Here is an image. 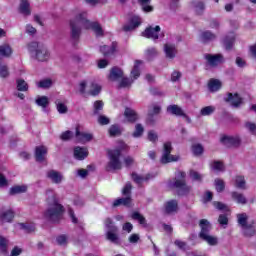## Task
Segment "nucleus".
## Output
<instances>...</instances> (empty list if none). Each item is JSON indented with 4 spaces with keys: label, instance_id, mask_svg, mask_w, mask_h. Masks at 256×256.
I'll use <instances>...</instances> for the list:
<instances>
[{
    "label": "nucleus",
    "instance_id": "a211bd4d",
    "mask_svg": "<svg viewBox=\"0 0 256 256\" xmlns=\"http://www.w3.org/2000/svg\"><path fill=\"white\" fill-rule=\"evenodd\" d=\"M19 13L24 17H29L31 15V4H29V0H21L19 5Z\"/></svg>",
    "mask_w": 256,
    "mask_h": 256
},
{
    "label": "nucleus",
    "instance_id": "338daca9",
    "mask_svg": "<svg viewBox=\"0 0 256 256\" xmlns=\"http://www.w3.org/2000/svg\"><path fill=\"white\" fill-rule=\"evenodd\" d=\"M156 55H157V49H155V48H148L146 50V57L148 59H153V57H156Z\"/></svg>",
    "mask_w": 256,
    "mask_h": 256
},
{
    "label": "nucleus",
    "instance_id": "864d4df0",
    "mask_svg": "<svg viewBox=\"0 0 256 256\" xmlns=\"http://www.w3.org/2000/svg\"><path fill=\"white\" fill-rule=\"evenodd\" d=\"M132 219H134V221H138L140 225H146L147 223L145 217H143V215H141L139 212L132 213Z\"/></svg>",
    "mask_w": 256,
    "mask_h": 256
},
{
    "label": "nucleus",
    "instance_id": "774afa93",
    "mask_svg": "<svg viewBox=\"0 0 256 256\" xmlns=\"http://www.w3.org/2000/svg\"><path fill=\"white\" fill-rule=\"evenodd\" d=\"M71 137H73V133L69 130L63 132L60 136V139L62 141H69V139H71Z\"/></svg>",
    "mask_w": 256,
    "mask_h": 256
},
{
    "label": "nucleus",
    "instance_id": "052dcab7",
    "mask_svg": "<svg viewBox=\"0 0 256 256\" xmlns=\"http://www.w3.org/2000/svg\"><path fill=\"white\" fill-rule=\"evenodd\" d=\"M245 128L251 133V135H256V124L253 122H246Z\"/></svg>",
    "mask_w": 256,
    "mask_h": 256
},
{
    "label": "nucleus",
    "instance_id": "a878e982",
    "mask_svg": "<svg viewBox=\"0 0 256 256\" xmlns=\"http://www.w3.org/2000/svg\"><path fill=\"white\" fill-rule=\"evenodd\" d=\"M231 197L238 205H247V197H245V194L234 191L231 193Z\"/></svg>",
    "mask_w": 256,
    "mask_h": 256
},
{
    "label": "nucleus",
    "instance_id": "c03bdc74",
    "mask_svg": "<svg viewBox=\"0 0 256 256\" xmlns=\"http://www.w3.org/2000/svg\"><path fill=\"white\" fill-rule=\"evenodd\" d=\"M56 243L61 247H67V243H69V237L65 234H62L56 238Z\"/></svg>",
    "mask_w": 256,
    "mask_h": 256
},
{
    "label": "nucleus",
    "instance_id": "f03ea898",
    "mask_svg": "<svg viewBox=\"0 0 256 256\" xmlns=\"http://www.w3.org/2000/svg\"><path fill=\"white\" fill-rule=\"evenodd\" d=\"M46 195H48L47 201L51 206L45 211L44 217L52 223H57V221H59L61 217H63L65 208L63 207V205L59 204L57 196H55V193H53V191L48 190L46 192Z\"/></svg>",
    "mask_w": 256,
    "mask_h": 256
},
{
    "label": "nucleus",
    "instance_id": "393cba45",
    "mask_svg": "<svg viewBox=\"0 0 256 256\" xmlns=\"http://www.w3.org/2000/svg\"><path fill=\"white\" fill-rule=\"evenodd\" d=\"M15 217V212L13 210L9 209L1 213L0 215V221L2 223H11Z\"/></svg>",
    "mask_w": 256,
    "mask_h": 256
},
{
    "label": "nucleus",
    "instance_id": "473e14b6",
    "mask_svg": "<svg viewBox=\"0 0 256 256\" xmlns=\"http://www.w3.org/2000/svg\"><path fill=\"white\" fill-rule=\"evenodd\" d=\"M131 85H133V79L123 76L121 77L119 82V89H129Z\"/></svg>",
    "mask_w": 256,
    "mask_h": 256
},
{
    "label": "nucleus",
    "instance_id": "58836bf2",
    "mask_svg": "<svg viewBox=\"0 0 256 256\" xmlns=\"http://www.w3.org/2000/svg\"><path fill=\"white\" fill-rule=\"evenodd\" d=\"M121 133H123V130L121 129V127H119V125H112L109 128L110 137H117V135H121Z\"/></svg>",
    "mask_w": 256,
    "mask_h": 256
},
{
    "label": "nucleus",
    "instance_id": "6e6552de",
    "mask_svg": "<svg viewBox=\"0 0 256 256\" xmlns=\"http://www.w3.org/2000/svg\"><path fill=\"white\" fill-rule=\"evenodd\" d=\"M161 32V27L160 26H155V27H148L145 29V31L142 32V37H146V39H153V41H157L159 37L163 39L165 37V33H161L159 36V33Z\"/></svg>",
    "mask_w": 256,
    "mask_h": 256
},
{
    "label": "nucleus",
    "instance_id": "412c9836",
    "mask_svg": "<svg viewBox=\"0 0 256 256\" xmlns=\"http://www.w3.org/2000/svg\"><path fill=\"white\" fill-rule=\"evenodd\" d=\"M123 77V70L119 67H113L110 70V74L108 76V79L110 81H119V79H122Z\"/></svg>",
    "mask_w": 256,
    "mask_h": 256
},
{
    "label": "nucleus",
    "instance_id": "cd10ccee",
    "mask_svg": "<svg viewBox=\"0 0 256 256\" xmlns=\"http://www.w3.org/2000/svg\"><path fill=\"white\" fill-rule=\"evenodd\" d=\"M12 53L13 50L9 44H3L0 46V59H3V57H11Z\"/></svg>",
    "mask_w": 256,
    "mask_h": 256
},
{
    "label": "nucleus",
    "instance_id": "a19ab883",
    "mask_svg": "<svg viewBox=\"0 0 256 256\" xmlns=\"http://www.w3.org/2000/svg\"><path fill=\"white\" fill-rule=\"evenodd\" d=\"M202 41L207 43V41H215L216 36L211 31H205L201 34Z\"/></svg>",
    "mask_w": 256,
    "mask_h": 256
},
{
    "label": "nucleus",
    "instance_id": "c756f323",
    "mask_svg": "<svg viewBox=\"0 0 256 256\" xmlns=\"http://www.w3.org/2000/svg\"><path fill=\"white\" fill-rule=\"evenodd\" d=\"M124 116L130 123H135V121H137V113H135L134 110L130 108L125 109Z\"/></svg>",
    "mask_w": 256,
    "mask_h": 256
},
{
    "label": "nucleus",
    "instance_id": "13d9d810",
    "mask_svg": "<svg viewBox=\"0 0 256 256\" xmlns=\"http://www.w3.org/2000/svg\"><path fill=\"white\" fill-rule=\"evenodd\" d=\"M215 187H216V191L218 193H221V191L225 190V182L221 179H216L215 180Z\"/></svg>",
    "mask_w": 256,
    "mask_h": 256
},
{
    "label": "nucleus",
    "instance_id": "4c0bfd02",
    "mask_svg": "<svg viewBox=\"0 0 256 256\" xmlns=\"http://www.w3.org/2000/svg\"><path fill=\"white\" fill-rule=\"evenodd\" d=\"M101 93V85L97 83L91 84V89L88 91V95H92V97H96V95H99Z\"/></svg>",
    "mask_w": 256,
    "mask_h": 256
},
{
    "label": "nucleus",
    "instance_id": "7c9ffc66",
    "mask_svg": "<svg viewBox=\"0 0 256 256\" xmlns=\"http://www.w3.org/2000/svg\"><path fill=\"white\" fill-rule=\"evenodd\" d=\"M119 205L129 207V205H131V196H126V198H120L115 200L113 203V207H119Z\"/></svg>",
    "mask_w": 256,
    "mask_h": 256
},
{
    "label": "nucleus",
    "instance_id": "0eeeda50",
    "mask_svg": "<svg viewBox=\"0 0 256 256\" xmlns=\"http://www.w3.org/2000/svg\"><path fill=\"white\" fill-rule=\"evenodd\" d=\"M173 147H171V142L164 143V149L161 157V163L166 165V163H173L179 159V156L171 155Z\"/></svg>",
    "mask_w": 256,
    "mask_h": 256
},
{
    "label": "nucleus",
    "instance_id": "c9c22d12",
    "mask_svg": "<svg viewBox=\"0 0 256 256\" xmlns=\"http://www.w3.org/2000/svg\"><path fill=\"white\" fill-rule=\"evenodd\" d=\"M208 88L212 91H219L221 89V81L217 79H211L208 83Z\"/></svg>",
    "mask_w": 256,
    "mask_h": 256
},
{
    "label": "nucleus",
    "instance_id": "bf43d9fd",
    "mask_svg": "<svg viewBox=\"0 0 256 256\" xmlns=\"http://www.w3.org/2000/svg\"><path fill=\"white\" fill-rule=\"evenodd\" d=\"M131 189H133L131 182H127L122 190V195H125L126 197H131Z\"/></svg>",
    "mask_w": 256,
    "mask_h": 256
},
{
    "label": "nucleus",
    "instance_id": "ddd939ff",
    "mask_svg": "<svg viewBox=\"0 0 256 256\" xmlns=\"http://www.w3.org/2000/svg\"><path fill=\"white\" fill-rule=\"evenodd\" d=\"M46 177L56 185H59L63 181V174L56 170H49L46 173Z\"/></svg>",
    "mask_w": 256,
    "mask_h": 256
},
{
    "label": "nucleus",
    "instance_id": "2f4dec72",
    "mask_svg": "<svg viewBox=\"0 0 256 256\" xmlns=\"http://www.w3.org/2000/svg\"><path fill=\"white\" fill-rule=\"evenodd\" d=\"M200 239H203V241H206V243L211 246L218 245L219 243V239L211 234H206L205 236L200 237Z\"/></svg>",
    "mask_w": 256,
    "mask_h": 256
},
{
    "label": "nucleus",
    "instance_id": "6ab92c4d",
    "mask_svg": "<svg viewBox=\"0 0 256 256\" xmlns=\"http://www.w3.org/2000/svg\"><path fill=\"white\" fill-rule=\"evenodd\" d=\"M116 50H117V43L115 42H113L111 46L104 45L100 47V51L104 55V57H111V55H113Z\"/></svg>",
    "mask_w": 256,
    "mask_h": 256
},
{
    "label": "nucleus",
    "instance_id": "69168bd1",
    "mask_svg": "<svg viewBox=\"0 0 256 256\" xmlns=\"http://www.w3.org/2000/svg\"><path fill=\"white\" fill-rule=\"evenodd\" d=\"M194 155H201L203 153V146L201 144H195L192 146Z\"/></svg>",
    "mask_w": 256,
    "mask_h": 256
},
{
    "label": "nucleus",
    "instance_id": "0e129e2a",
    "mask_svg": "<svg viewBox=\"0 0 256 256\" xmlns=\"http://www.w3.org/2000/svg\"><path fill=\"white\" fill-rule=\"evenodd\" d=\"M235 63L237 65V67H239L240 69H245V67H247V61H245V59L241 58V57H236Z\"/></svg>",
    "mask_w": 256,
    "mask_h": 256
},
{
    "label": "nucleus",
    "instance_id": "7ed1b4c3",
    "mask_svg": "<svg viewBox=\"0 0 256 256\" xmlns=\"http://www.w3.org/2000/svg\"><path fill=\"white\" fill-rule=\"evenodd\" d=\"M185 172L178 171L174 179L168 182V187L171 189H177L178 195H187L191 191V187L185 183Z\"/></svg>",
    "mask_w": 256,
    "mask_h": 256
},
{
    "label": "nucleus",
    "instance_id": "ea45409f",
    "mask_svg": "<svg viewBox=\"0 0 256 256\" xmlns=\"http://www.w3.org/2000/svg\"><path fill=\"white\" fill-rule=\"evenodd\" d=\"M235 185H236L237 189H243V190L247 189L245 177L237 176L235 179Z\"/></svg>",
    "mask_w": 256,
    "mask_h": 256
},
{
    "label": "nucleus",
    "instance_id": "de8ad7c7",
    "mask_svg": "<svg viewBox=\"0 0 256 256\" xmlns=\"http://www.w3.org/2000/svg\"><path fill=\"white\" fill-rule=\"evenodd\" d=\"M181 77H183V73H181V71L179 70H174L171 73V81L172 83H179V81H181Z\"/></svg>",
    "mask_w": 256,
    "mask_h": 256
},
{
    "label": "nucleus",
    "instance_id": "f8f14e48",
    "mask_svg": "<svg viewBox=\"0 0 256 256\" xmlns=\"http://www.w3.org/2000/svg\"><path fill=\"white\" fill-rule=\"evenodd\" d=\"M141 25V17L139 16H131L128 20V23L124 25V31H133L137 29Z\"/></svg>",
    "mask_w": 256,
    "mask_h": 256
},
{
    "label": "nucleus",
    "instance_id": "423d86ee",
    "mask_svg": "<svg viewBox=\"0 0 256 256\" xmlns=\"http://www.w3.org/2000/svg\"><path fill=\"white\" fill-rule=\"evenodd\" d=\"M105 228H106V239L110 241L111 243H114V245H119V235L117 234V231L119 229L115 224H113V220L111 218H107L105 220Z\"/></svg>",
    "mask_w": 256,
    "mask_h": 256
},
{
    "label": "nucleus",
    "instance_id": "c85d7f7f",
    "mask_svg": "<svg viewBox=\"0 0 256 256\" xmlns=\"http://www.w3.org/2000/svg\"><path fill=\"white\" fill-rule=\"evenodd\" d=\"M27 192V186L26 185H21V186H13L10 188L9 195H19L21 193H26Z\"/></svg>",
    "mask_w": 256,
    "mask_h": 256
},
{
    "label": "nucleus",
    "instance_id": "e2e57ef3",
    "mask_svg": "<svg viewBox=\"0 0 256 256\" xmlns=\"http://www.w3.org/2000/svg\"><path fill=\"white\" fill-rule=\"evenodd\" d=\"M0 251L1 253H7V239L3 236H0Z\"/></svg>",
    "mask_w": 256,
    "mask_h": 256
},
{
    "label": "nucleus",
    "instance_id": "72a5a7b5",
    "mask_svg": "<svg viewBox=\"0 0 256 256\" xmlns=\"http://www.w3.org/2000/svg\"><path fill=\"white\" fill-rule=\"evenodd\" d=\"M88 153H87V149L85 148H81V147H76L74 149V157L76 159H85V157H87Z\"/></svg>",
    "mask_w": 256,
    "mask_h": 256
},
{
    "label": "nucleus",
    "instance_id": "37998d69",
    "mask_svg": "<svg viewBox=\"0 0 256 256\" xmlns=\"http://www.w3.org/2000/svg\"><path fill=\"white\" fill-rule=\"evenodd\" d=\"M78 91L80 95H89V91H87V80H82L78 84Z\"/></svg>",
    "mask_w": 256,
    "mask_h": 256
},
{
    "label": "nucleus",
    "instance_id": "5701e85b",
    "mask_svg": "<svg viewBox=\"0 0 256 256\" xmlns=\"http://www.w3.org/2000/svg\"><path fill=\"white\" fill-rule=\"evenodd\" d=\"M141 61L136 60L133 66V69L130 73V77L132 79V81H135L137 79H139V77L141 76Z\"/></svg>",
    "mask_w": 256,
    "mask_h": 256
},
{
    "label": "nucleus",
    "instance_id": "9b49d317",
    "mask_svg": "<svg viewBox=\"0 0 256 256\" xmlns=\"http://www.w3.org/2000/svg\"><path fill=\"white\" fill-rule=\"evenodd\" d=\"M221 143H223L225 147H239V145H241V139L239 136H223Z\"/></svg>",
    "mask_w": 256,
    "mask_h": 256
},
{
    "label": "nucleus",
    "instance_id": "5fc2aeb1",
    "mask_svg": "<svg viewBox=\"0 0 256 256\" xmlns=\"http://www.w3.org/2000/svg\"><path fill=\"white\" fill-rule=\"evenodd\" d=\"M103 101L97 100L94 102V115H99L103 111Z\"/></svg>",
    "mask_w": 256,
    "mask_h": 256
},
{
    "label": "nucleus",
    "instance_id": "1a4fd4ad",
    "mask_svg": "<svg viewBox=\"0 0 256 256\" xmlns=\"http://www.w3.org/2000/svg\"><path fill=\"white\" fill-rule=\"evenodd\" d=\"M238 223L244 229V234L247 237L255 235V228L252 225L247 224V214L242 213L237 215Z\"/></svg>",
    "mask_w": 256,
    "mask_h": 256
},
{
    "label": "nucleus",
    "instance_id": "603ef678",
    "mask_svg": "<svg viewBox=\"0 0 256 256\" xmlns=\"http://www.w3.org/2000/svg\"><path fill=\"white\" fill-rule=\"evenodd\" d=\"M211 169H213V171H225V166L223 165V162L221 161H214L211 164Z\"/></svg>",
    "mask_w": 256,
    "mask_h": 256
},
{
    "label": "nucleus",
    "instance_id": "e433bc0d",
    "mask_svg": "<svg viewBox=\"0 0 256 256\" xmlns=\"http://www.w3.org/2000/svg\"><path fill=\"white\" fill-rule=\"evenodd\" d=\"M52 85H53V80H51V79H49V78L40 80V81L37 83V87H38L39 89H49V87H51Z\"/></svg>",
    "mask_w": 256,
    "mask_h": 256
},
{
    "label": "nucleus",
    "instance_id": "2eb2a0df",
    "mask_svg": "<svg viewBox=\"0 0 256 256\" xmlns=\"http://www.w3.org/2000/svg\"><path fill=\"white\" fill-rule=\"evenodd\" d=\"M164 53L167 59H175L177 55V46L173 43H166L164 45Z\"/></svg>",
    "mask_w": 256,
    "mask_h": 256
},
{
    "label": "nucleus",
    "instance_id": "f257e3e1",
    "mask_svg": "<svg viewBox=\"0 0 256 256\" xmlns=\"http://www.w3.org/2000/svg\"><path fill=\"white\" fill-rule=\"evenodd\" d=\"M81 26L84 27V29H92L97 37H103L101 24H99V22H91L87 19V12H81L70 21L71 39L74 44L77 43L81 37Z\"/></svg>",
    "mask_w": 256,
    "mask_h": 256
},
{
    "label": "nucleus",
    "instance_id": "4d7b16f0",
    "mask_svg": "<svg viewBox=\"0 0 256 256\" xmlns=\"http://www.w3.org/2000/svg\"><path fill=\"white\" fill-rule=\"evenodd\" d=\"M21 228L24 229L26 233L35 232V225L33 223L21 224Z\"/></svg>",
    "mask_w": 256,
    "mask_h": 256
},
{
    "label": "nucleus",
    "instance_id": "f704fd0d",
    "mask_svg": "<svg viewBox=\"0 0 256 256\" xmlns=\"http://www.w3.org/2000/svg\"><path fill=\"white\" fill-rule=\"evenodd\" d=\"M36 104L38 107H42V109H47L49 106V98L47 96H39L36 99Z\"/></svg>",
    "mask_w": 256,
    "mask_h": 256
},
{
    "label": "nucleus",
    "instance_id": "f3484780",
    "mask_svg": "<svg viewBox=\"0 0 256 256\" xmlns=\"http://www.w3.org/2000/svg\"><path fill=\"white\" fill-rule=\"evenodd\" d=\"M45 157H47V147L45 146H37L35 148V159L38 163H43L45 161Z\"/></svg>",
    "mask_w": 256,
    "mask_h": 256
},
{
    "label": "nucleus",
    "instance_id": "4468645a",
    "mask_svg": "<svg viewBox=\"0 0 256 256\" xmlns=\"http://www.w3.org/2000/svg\"><path fill=\"white\" fill-rule=\"evenodd\" d=\"M76 139L78 143H89L93 140V134L89 132L79 131V127L76 128Z\"/></svg>",
    "mask_w": 256,
    "mask_h": 256
},
{
    "label": "nucleus",
    "instance_id": "49530a36",
    "mask_svg": "<svg viewBox=\"0 0 256 256\" xmlns=\"http://www.w3.org/2000/svg\"><path fill=\"white\" fill-rule=\"evenodd\" d=\"M193 5H194L195 12L198 15H201L205 11V4L203 2L195 1L193 2Z\"/></svg>",
    "mask_w": 256,
    "mask_h": 256
},
{
    "label": "nucleus",
    "instance_id": "4be33fe9",
    "mask_svg": "<svg viewBox=\"0 0 256 256\" xmlns=\"http://www.w3.org/2000/svg\"><path fill=\"white\" fill-rule=\"evenodd\" d=\"M167 112L170 113V115H175L176 117L185 116V112L183 111V108L179 107V105H176V104L169 105L167 107Z\"/></svg>",
    "mask_w": 256,
    "mask_h": 256
},
{
    "label": "nucleus",
    "instance_id": "09e8293b",
    "mask_svg": "<svg viewBox=\"0 0 256 256\" xmlns=\"http://www.w3.org/2000/svg\"><path fill=\"white\" fill-rule=\"evenodd\" d=\"M200 113L204 117H207L209 115H213V113H215V106H206V107L201 109Z\"/></svg>",
    "mask_w": 256,
    "mask_h": 256
},
{
    "label": "nucleus",
    "instance_id": "a18cd8bd",
    "mask_svg": "<svg viewBox=\"0 0 256 256\" xmlns=\"http://www.w3.org/2000/svg\"><path fill=\"white\" fill-rule=\"evenodd\" d=\"M16 83H17V89L19 91H29V84H27L25 80L17 79Z\"/></svg>",
    "mask_w": 256,
    "mask_h": 256
},
{
    "label": "nucleus",
    "instance_id": "79ce46f5",
    "mask_svg": "<svg viewBox=\"0 0 256 256\" xmlns=\"http://www.w3.org/2000/svg\"><path fill=\"white\" fill-rule=\"evenodd\" d=\"M138 1L142 6L143 11H145V13H151V11H153V6L149 5V3H151V0H138Z\"/></svg>",
    "mask_w": 256,
    "mask_h": 256
},
{
    "label": "nucleus",
    "instance_id": "6e6d98bb",
    "mask_svg": "<svg viewBox=\"0 0 256 256\" xmlns=\"http://www.w3.org/2000/svg\"><path fill=\"white\" fill-rule=\"evenodd\" d=\"M9 76V67L5 64L0 63V77L3 79L7 78Z\"/></svg>",
    "mask_w": 256,
    "mask_h": 256
},
{
    "label": "nucleus",
    "instance_id": "dca6fc26",
    "mask_svg": "<svg viewBox=\"0 0 256 256\" xmlns=\"http://www.w3.org/2000/svg\"><path fill=\"white\" fill-rule=\"evenodd\" d=\"M165 213L168 215H173V213H177L179 211V203L177 200H169L165 203Z\"/></svg>",
    "mask_w": 256,
    "mask_h": 256
},
{
    "label": "nucleus",
    "instance_id": "9d476101",
    "mask_svg": "<svg viewBox=\"0 0 256 256\" xmlns=\"http://www.w3.org/2000/svg\"><path fill=\"white\" fill-rule=\"evenodd\" d=\"M204 57L210 67H217L223 63V55L221 54H205Z\"/></svg>",
    "mask_w": 256,
    "mask_h": 256
},
{
    "label": "nucleus",
    "instance_id": "8fccbe9b",
    "mask_svg": "<svg viewBox=\"0 0 256 256\" xmlns=\"http://www.w3.org/2000/svg\"><path fill=\"white\" fill-rule=\"evenodd\" d=\"M132 179L134 183H137V185H141L143 181H147L149 179V176L143 177L137 173H132Z\"/></svg>",
    "mask_w": 256,
    "mask_h": 256
},
{
    "label": "nucleus",
    "instance_id": "680f3d73",
    "mask_svg": "<svg viewBox=\"0 0 256 256\" xmlns=\"http://www.w3.org/2000/svg\"><path fill=\"white\" fill-rule=\"evenodd\" d=\"M161 113V106L154 104L152 109L149 110V116L153 117V115H159Z\"/></svg>",
    "mask_w": 256,
    "mask_h": 256
},
{
    "label": "nucleus",
    "instance_id": "3c124183",
    "mask_svg": "<svg viewBox=\"0 0 256 256\" xmlns=\"http://www.w3.org/2000/svg\"><path fill=\"white\" fill-rule=\"evenodd\" d=\"M144 131H145V128H143V125L136 124L135 130H134L132 136L137 139V138L141 137V135H143Z\"/></svg>",
    "mask_w": 256,
    "mask_h": 256
},
{
    "label": "nucleus",
    "instance_id": "bb28decb",
    "mask_svg": "<svg viewBox=\"0 0 256 256\" xmlns=\"http://www.w3.org/2000/svg\"><path fill=\"white\" fill-rule=\"evenodd\" d=\"M223 43H224L225 49H227V50L232 49L233 44L235 43V33H233V32L229 33V35H227L224 38Z\"/></svg>",
    "mask_w": 256,
    "mask_h": 256
},
{
    "label": "nucleus",
    "instance_id": "b1692460",
    "mask_svg": "<svg viewBox=\"0 0 256 256\" xmlns=\"http://www.w3.org/2000/svg\"><path fill=\"white\" fill-rule=\"evenodd\" d=\"M226 101L232 105V107H239L243 100L239 97V94H228Z\"/></svg>",
    "mask_w": 256,
    "mask_h": 256
},
{
    "label": "nucleus",
    "instance_id": "aec40b11",
    "mask_svg": "<svg viewBox=\"0 0 256 256\" xmlns=\"http://www.w3.org/2000/svg\"><path fill=\"white\" fill-rule=\"evenodd\" d=\"M200 228H201V232L199 234V237H205V235H209L210 231H211V223L208 222L207 219H202L200 220Z\"/></svg>",
    "mask_w": 256,
    "mask_h": 256
},
{
    "label": "nucleus",
    "instance_id": "20e7f679",
    "mask_svg": "<svg viewBox=\"0 0 256 256\" xmlns=\"http://www.w3.org/2000/svg\"><path fill=\"white\" fill-rule=\"evenodd\" d=\"M28 50L36 57L37 61H49V50L43 43L32 42L28 45Z\"/></svg>",
    "mask_w": 256,
    "mask_h": 256
},
{
    "label": "nucleus",
    "instance_id": "39448f33",
    "mask_svg": "<svg viewBox=\"0 0 256 256\" xmlns=\"http://www.w3.org/2000/svg\"><path fill=\"white\" fill-rule=\"evenodd\" d=\"M109 162L106 165V171H119L123 168V164L119 158L121 157V149L108 151Z\"/></svg>",
    "mask_w": 256,
    "mask_h": 256
}]
</instances>
